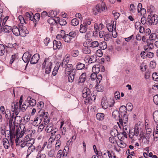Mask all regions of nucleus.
Wrapping results in <instances>:
<instances>
[{
    "label": "nucleus",
    "mask_w": 158,
    "mask_h": 158,
    "mask_svg": "<svg viewBox=\"0 0 158 158\" xmlns=\"http://www.w3.org/2000/svg\"><path fill=\"white\" fill-rule=\"evenodd\" d=\"M6 46H5L2 44H0V56H3L6 49Z\"/></svg>",
    "instance_id": "36"
},
{
    "label": "nucleus",
    "mask_w": 158,
    "mask_h": 158,
    "mask_svg": "<svg viewBox=\"0 0 158 158\" xmlns=\"http://www.w3.org/2000/svg\"><path fill=\"white\" fill-rule=\"evenodd\" d=\"M52 60L49 58H46L42 64V69H45V73L49 74L52 69Z\"/></svg>",
    "instance_id": "3"
},
{
    "label": "nucleus",
    "mask_w": 158,
    "mask_h": 158,
    "mask_svg": "<svg viewBox=\"0 0 158 158\" xmlns=\"http://www.w3.org/2000/svg\"><path fill=\"white\" fill-rule=\"evenodd\" d=\"M97 56L99 57H102L103 55V53L101 49H98L96 52Z\"/></svg>",
    "instance_id": "58"
},
{
    "label": "nucleus",
    "mask_w": 158,
    "mask_h": 158,
    "mask_svg": "<svg viewBox=\"0 0 158 158\" xmlns=\"http://www.w3.org/2000/svg\"><path fill=\"white\" fill-rule=\"evenodd\" d=\"M12 30V27L6 25L2 26L1 28V31L6 33H10L11 32Z\"/></svg>",
    "instance_id": "19"
},
{
    "label": "nucleus",
    "mask_w": 158,
    "mask_h": 158,
    "mask_svg": "<svg viewBox=\"0 0 158 158\" xmlns=\"http://www.w3.org/2000/svg\"><path fill=\"white\" fill-rule=\"evenodd\" d=\"M92 12L93 14L95 15H98V13H100L97 5L94 6L93 8Z\"/></svg>",
    "instance_id": "45"
},
{
    "label": "nucleus",
    "mask_w": 158,
    "mask_h": 158,
    "mask_svg": "<svg viewBox=\"0 0 158 158\" xmlns=\"http://www.w3.org/2000/svg\"><path fill=\"white\" fill-rule=\"evenodd\" d=\"M66 67L65 70V73H67V72L68 73L71 72V71L72 69L73 65L72 64H67L66 65H65Z\"/></svg>",
    "instance_id": "39"
},
{
    "label": "nucleus",
    "mask_w": 158,
    "mask_h": 158,
    "mask_svg": "<svg viewBox=\"0 0 158 158\" xmlns=\"http://www.w3.org/2000/svg\"><path fill=\"white\" fill-rule=\"evenodd\" d=\"M44 104L43 102H40L37 103V106L39 109H42V108L44 107Z\"/></svg>",
    "instance_id": "60"
},
{
    "label": "nucleus",
    "mask_w": 158,
    "mask_h": 158,
    "mask_svg": "<svg viewBox=\"0 0 158 158\" xmlns=\"http://www.w3.org/2000/svg\"><path fill=\"white\" fill-rule=\"evenodd\" d=\"M98 24H97V23H95L94 24V29L95 30H96V31H93V34L94 35V34H95V35L96 36L98 35L97 32H98L97 30H98Z\"/></svg>",
    "instance_id": "56"
},
{
    "label": "nucleus",
    "mask_w": 158,
    "mask_h": 158,
    "mask_svg": "<svg viewBox=\"0 0 158 158\" xmlns=\"http://www.w3.org/2000/svg\"><path fill=\"white\" fill-rule=\"evenodd\" d=\"M111 104H109L106 97H103L102 98L101 101V105L103 108L106 109L108 107H112L114 104V101L113 99L110 100Z\"/></svg>",
    "instance_id": "5"
},
{
    "label": "nucleus",
    "mask_w": 158,
    "mask_h": 158,
    "mask_svg": "<svg viewBox=\"0 0 158 158\" xmlns=\"http://www.w3.org/2000/svg\"><path fill=\"white\" fill-rule=\"evenodd\" d=\"M113 25L111 23H108L106 24V27L107 28L109 32H113V30H114L115 32V30L116 29V26H114V22H113Z\"/></svg>",
    "instance_id": "26"
},
{
    "label": "nucleus",
    "mask_w": 158,
    "mask_h": 158,
    "mask_svg": "<svg viewBox=\"0 0 158 158\" xmlns=\"http://www.w3.org/2000/svg\"><path fill=\"white\" fill-rule=\"evenodd\" d=\"M87 24L86 22L83 23V24H81L80 26V32L82 33H85L87 30Z\"/></svg>",
    "instance_id": "21"
},
{
    "label": "nucleus",
    "mask_w": 158,
    "mask_h": 158,
    "mask_svg": "<svg viewBox=\"0 0 158 158\" xmlns=\"http://www.w3.org/2000/svg\"><path fill=\"white\" fill-rule=\"evenodd\" d=\"M48 114V112H45L43 109H40L34 118L33 125L35 126H38L41 123L43 118L47 117Z\"/></svg>",
    "instance_id": "2"
},
{
    "label": "nucleus",
    "mask_w": 158,
    "mask_h": 158,
    "mask_svg": "<svg viewBox=\"0 0 158 158\" xmlns=\"http://www.w3.org/2000/svg\"><path fill=\"white\" fill-rule=\"evenodd\" d=\"M156 63L155 60H152L150 62V66L151 68L153 69L156 66Z\"/></svg>",
    "instance_id": "61"
},
{
    "label": "nucleus",
    "mask_w": 158,
    "mask_h": 158,
    "mask_svg": "<svg viewBox=\"0 0 158 158\" xmlns=\"http://www.w3.org/2000/svg\"><path fill=\"white\" fill-rule=\"evenodd\" d=\"M40 59V55L39 54H35L31 59L30 63L35 64L37 63Z\"/></svg>",
    "instance_id": "16"
},
{
    "label": "nucleus",
    "mask_w": 158,
    "mask_h": 158,
    "mask_svg": "<svg viewBox=\"0 0 158 158\" xmlns=\"http://www.w3.org/2000/svg\"><path fill=\"white\" fill-rule=\"evenodd\" d=\"M86 79V74L85 73H83L80 76L78 81V84L83 83L85 81Z\"/></svg>",
    "instance_id": "28"
},
{
    "label": "nucleus",
    "mask_w": 158,
    "mask_h": 158,
    "mask_svg": "<svg viewBox=\"0 0 158 158\" xmlns=\"http://www.w3.org/2000/svg\"><path fill=\"white\" fill-rule=\"evenodd\" d=\"M69 149V147L67 146L65 147L63 151L61 150H59L56 155V158H64V157L67 155Z\"/></svg>",
    "instance_id": "6"
},
{
    "label": "nucleus",
    "mask_w": 158,
    "mask_h": 158,
    "mask_svg": "<svg viewBox=\"0 0 158 158\" xmlns=\"http://www.w3.org/2000/svg\"><path fill=\"white\" fill-rule=\"evenodd\" d=\"M53 48L54 50L60 49L62 46V44L60 41L56 40L53 41Z\"/></svg>",
    "instance_id": "23"
},
{
    "label": "nucleus",
    "mask_w": 158,
    "mask_h": 158,
    "mask_svg": "<svg viewBox=\"0 0 158 158\" xmlns=\"http://www.w3.org/2000/svg\"><path fill=\"white\" fill-rule=\"evenodd\" d=\"M19 57V54L18 53L12 55L10 58V64H11L14 61L18 60Z\"/></svg>",
    "instance_id": "34"
},
{
    "label": "nucleus",
    "mask_w": 158,
    "mask_h": 158,
    "mask_svg": "<svg viewBox=\"0 0 158 158\" xmlns=\"http://www.w3.org/2000/svg\"><path fill=\"white\" fill-rule=\"evenodd\" d=\"M90 89L88 88L85 87L82 90V97L84 98H86L90 95Z\"/></svg>",
    "instance_id": "24"
},
{
    "label": "nucleus",
    "mask_w": 158,
    "mask_h": 158,
    "mask_svg": "<svg viewBox=\"0 0 158 158\" xmlns=\"http://www.w3.org/2000/svg\"><path fill=\"white\" fill-rule=\"evenodd\" d=\"M31 55L28 52H25L22 57V59L25 63H28L30 60Z\"/></svg>",
    "instance_id": "15"
},
{
    "label": "nucleus",
    "mask_w": 158,
    "mask_h": 158,
    "mask_svg": "<svg viewBox=\"0 0 158 158\" xmlns=\"http://www.w3.org/2000/svg\"><path fill=\"white\" fill-rule=\"evenodd\" d=\"M152 77L154 81H158V75L156 73H153L152 75Z\"/></svg>",
    "instance_id": "54"
},
{
    "label": "nucleus",
    "mask_w": 158,
    "mask_h": 158,
    "mask_svg": "<svg viewBox=\"0 0 158 158\" xmlns=\"http://www.w3.org/2000/svg\"><path fill=\"white\" fill-rule=\"evenodd\" d=\"M57 131V130L56 128L51 123L48 124L45 129L46 132L51 133V134L52 135H54L56 132Z\"/></svg>",
    "instance_id": "7"
},
{
    "label": "nucleus",
    "mask_w": 158,
    "mask_h": 158,
    "mask_svg": "<svg viewBox=\"0 0 158 158\" xmlns=\"http://www.w3.org/2000/svg\"><path fill=\"white\" fill-rule=\"evenodd\" d=\"M147 8L148 11L150 12L151 15V14H153V13L156 11L154 7L153 6L150 5V6H148Z\"/></svg>",
    "instance_id": "47"
},
{
    "label": "nucleus",
    "mask_w": 158,
    "mask_h": 158,
    "mask_svg": "<svg viewBox=\"0 0 158 158\" xmlns=\"http://www.w3.org/2000/svg\"><path fill=\"white\" fill-rule=\"evenodd\" d=\"M62 38L64 39V41L65 42L68 43H70L73 40L72 38L68 35V34H65L63 35Z\"/></svg>",
    "instance_id": "33"
},
{
    "label": "nucleus",
    "mask_w": 158,
    "mask_h": 158,
    "mask_svg": "<svg viewBox=\"0 0 158 158\" xmlns=\"http://www.w3.org/2000/svg\"><path fill=\"white\" fill-rule=\"evenodd\" d=\"M32 145V143L30 142L29 140H25L23 141L20 145L21 148L20 150H22L23 148H24L25 151L28 148V146H30Z\"/></svg>",
    "instance_id": "14"
},
{
    "label": "nucleus",
    "mask_w": 158,
    "mask_h": 158,
    "mask_svg": "<svg viewBox=\"0 0 158 158\" xmlns=\"http://www.w3.org/2000/svg\"><path fill=\"white\" fill-rule=\"evenodd\" d=\"M46 157L45 154L41 153V152H39L36 158H45Z\"/></svg>",
    "instance_id": "52"
},
{
    "label": "nucleus",
    "mask_w": 158,
    "mask_h": 158,
    "mask_svg": "<svg viewBox=\"0 0 158 158\" xmlns=\"http://www.w3.org/2000/svg\"><path fill=\"white\" fill-rule=\"evenodd\" d=\"M110 134L112 136L114 137L118 135V132L117 129H114L111 131Z\"/></svg>",
    "instance_id": "51"
},
{
    "label": "nucleus",
    "mask_w": 158,
    "mask_h": 158,
    "mask_svg": "<svg viewBox=\"0 0 158 158\" xmlns=\"http://www.w3.org/2000/svg\"><path fill=\"white\" fill-rule=\"evenodd\" d=\"M154 54L153 52H149L147 53L146 56L149 58H152L154 56Z\"/></svg>",
    "instance_id": "62"
},
{
    "label": "nucleus",
    "mask_w": 158,
    "mask_h": 158,
    "mask_svg": "<svg viewBox=\"0 0 158 158\" xmlns=\"http://www.w3.org/2000/svg\"><path fill=\"white\" fill-rule=\"evenodd\" d=\"M57 19L59 20L58 23H59L60 25L64 26L66 24L67 22L65 20L62 19H60V20H59L58 19Z\"/></svg>",
    "instance_id": "50"
},
{
    "label": "nucleus",
    "mask_w": 158,
    "mask_h": 158,
    "mask_svg": "<svg viewBox=\"0 0 158 158\" xmlns=\"http://www.w3.org/2000/svg\"><path fill=\"white\" fill-rule=\"evenodd\" d=\"M120 115H121V114L117 110L114 111L112 113V116L113 118L115 119H118L120 123L122 124L123 121L124 120H123V118H120Z\"/></svg>",
    "instance_id": "11"
},
{
    "label": "nucleus",
    "mask_w": 158,
    "mask_h": 158,
    "mask_svg": "<svg viewBox=\"0 0 158 158\" xmlns=\"http://www.w3.org/2000/svg\"><path fill=\"white\" fill-rule=\"evenodd\" d=\"M20 36L25 37L27 34H28L29 32L25 26L23 25L20 26Z\"/></svg>",
    "instance_id": "18"
},
{
    "label": "nucleus",
    "mask_w": 158,
    "mask_h": 158,
    "mask_svg": "<svg viewBox=\"0 0 158 158\" xmlns=\"http://www.w3.org/2000/svg\"><path fill=\"white\" fill-rule=\"evenodd\" d=\"M109 141L112 143H116V139L115 137L111 136L109 138Z\"/></svg>",
    "instance_id": "64"
},
{
    "label": "nucleus",
    "mask_w": 158,
    "mask_h": 158,
    "mask_svg": "<svg viewBox=\"0 0 158 158\" xmlns=\"http://www.w3.org/2000/svg\"><path fill=\"white\" fill-rule=\"evenodd\" d=\"M127 107H126L124 106H120L119 109V113L121 115V116H123V120L126 119L127 117L126 115L127 113Z\"/></svg>",
    "instance_id": "10"
},
{
    "label": "nucleus",
    "mask_w": 158,
    "mask_h": 158,
    "mask_svg": "<svg viewBox=\"0 0 158 158\" xmlns=\"http://www.w3.org/2000/svg\"><path fill=\"white\" fill-rule=\"evenodd\" d=\"M83 52L85 54H90L91 50L89 47H85L82 49Z\"/></svg>",
    "instance_id": "44"
},
{
    "label": "nucleus",
    "mask_w": 158,
    "mask_h": 158,
    "mask_svg": "<svg viewBox=\"0 0 158 158\" xmlns=\"http://www.w3.org/2000/svg\"><path fill=\"white\" fill-rule=\"evenodd\" d=\"M142 4L141 3H139L138 5L137 10L138 13H140L142 16L146 14V11L144 8H142Z\"/></svg>",
    "instance_id": "17"
},
{
    "label": "nucleus",
    "mask_w": 158,
    "mask_h": 158,
    "mask_svg": "<svg viewBox=\"0 0 158 158\" xmlns=\"http://www.w3.org/2000/svg\"><path fill=\"white\" fill-rule=\"evenodd\" d=\"M153 116L155 123L158 124V110H156L154 112Z\"/></svg>",
    "instance_id": "38"
},
{
    "label": "nucleus",
    "mask_w": 158,
    "mask_h": 158,
    "mask_svg": "<svg viewBox=\"0 0 158 158\" xmlns=\"http://www.w3.org/2000/svg\"><path fill=\"white\" fill-rule=\"evenodd\" d=\"M60 65V63L57 62L55 65V68H54L52 71V75L53 76H55L57 73L58 71L59 67Z\"/></svg>",
    "instance_id": "32"
},
{
    "label": "nucleus",
    "mask_w": 158,
    "mask_h": 158,
    "mask_svg": "<svg viewBox=\"0 0 158 158\" xmlns=\"http://www.w3.org/2000/svg\"><path fill=\"white\" fill-rule=\"evenodd\" d=\"M153 100L155 103L156 105H158V94L155 95L153 98Z\"/></svg>",
    "instance_id": "63"
},
{
    "label": "nucleus",
    "mask_w": 158,
    "mask_h": 158,
    "mask_svg": "<svg viewBox=\"0 0 158 158\" xmlns=\"http://www.w3.org/2000/svg\"><path fill=\"white\" fill-rule=\"evenodd\" d=\"M48 23L52 25H55L57 23V21H56L54 19L50 18L48 20Z\"/></svg>",
    "instance_id": "49"
},
{
    "label": "nucleus",
    "mask_w": 158,
    "mask_h": 158,
    "mask_svg": "<svg viewBox=\"0 0 158 158\" xmlns=\"http://www.w3.org/2000/svg\"><path fill=\"white\" fill-rule=\"evenodd\" d=\"M99 46L100 48L103 50H105L107 48V44L104 41L100 43Z\"/></svg>",
    "instance_id": "40"
},
{
    "label": "nucleus",
    "mask_w": 158,
    "mask_h": 158,
    "mask_svg": "<svg viewBox=\"0 0 158 158\" xmlns=\"http://www.w3.org/2000/svg\"><path fill=\"white\" fill-rule=\"evenodd\" d=\"M85 67V64L81 63L78 62L76 65V69L77 70L82 69L84 68Z\"/></svg>",
    "instance_id": "42"
},
{
    "label": "nucleus",
    "mask_w": 158,
    "mask_h": 158,
    "mask_svg": "<svg viewBox=\"0 0 158 158\" xmlns=\"http://www.w3.org/2000/svg\"><path fill=\"white\" fill-rule=\"evenodd\" d=\"M100 70V65L99 64L95 65L92 68V71L97 74L99 72Z\"/></svg>",
    "instance_id": "35"
},
{
    "label": "nucleus",
    "mask_w": 158,
    "mask_h": 158,
    "mask_svg": "<svg viewBox=\"0 0 158 158\" xmlns=\"http://www.w3.org/2000/svg\"><path fill=\"white\" fill-rule=\"evenodd\" d=\"M23 120L22 118L20 120V138L22 137L24 134L26 135L28 132V130L25 128L24 124L21 123V122Z\"/></svg>",
    "instance_id": "12"
},
{
    "label": "nucleus",
    "mask_w": 158,
    "mask_h": 158,
    "mask_svg": "<svg viewBox=\"0 0 158 158\" xmlns=\"http://www.w3.org/2000/svg\"><path fill=\"white\" fill-rule=\"evenodd\" d=\"M146 134L147 135H146V133H145V135H144L143 134L142 132H141L139 134V135L140 136V139H142V138H146V139H149L150 137V134L149 133H148H148L147 132Z\"/></svg>",
    "instance_id": "46"
},
{
    "label": "nucleus",
    "mask_w": 158,
    "mask_h": 158,
    "mask_svg": "<svg viewBox=\"0 0 158 158\" xmlns=\"http://www.w3.org/2000/svg\"><path fill=\"white\" fill-rule=\"evenodd\" d=\"M70 55L69 54L65 55L61 63V65L63 67H64L65 65L68 64L69 60Z\"/></svg>",
    "instance_id": "20"
},
{
    "label": "nucleus",
    "mask_w": 158,
    "mask_h": 158,
    "mask_svg": "<svg viewBox=\"0 0 158 158\" xmlns=\"http://www.w3.org/2000/svg\"><path fill=\"white\" fill-rule=\"evenodd\" d=\"M4 148L8 149L10 147V145L8 139L6 138H4L2 140Z\"/></svg>",
    "instance_id": "29"
},
{
    "label": "nucleus",
    "mask_w": 158,
    "mask_h": 158,
    "mask_svg": "<svg viewBox=\"0 0 158 158\" xmlns=\"http://www.w3.org/2000/svg\"><path fill=\"white\" fill-rule=\"evenodd\" d=\"M13 33L16 36H19L20 35V30L18 27L14 26L12 30Z\"/></svg>",
    "instance_id": "31"
},
{
    "label": "nucleus",
    "mask_w": 158,
    "mask_h": 158,
    "mask_svg": "<svg viewBox=\"0 0 158 158\" xmlns=\"http://www.w3.org/2000/svg\"><path fill=\"white\" fill-rule=\"evenodd\" d=\"M87 57L88 59H89L88 63L89 64L94 63L97 60V56L95 55H93L90 56H86L85 58Z\"/></svg>",
    "instance_id": "22"
},
{
    "label": "nucleus",
    "mask_w": 158,
    "mask_h": 158,
    "mask_svg": "<svg viewBox=\"0 0 158 158\" xmlns=\"http://www.w3.org/2000/svg\"><path fill=\"white\" fill-rule=\"evenodd\" d=\"M79 53V51L78 50H73L72 52V55L74 57H76L78 56Z\"/></svg>",
    "instance_id": "53"
},
{
    "label": "nucleus",
    "mask_w": 158,
    "mask_h": 158,
    "mask_svg": "<svg viewBox=\"0 0 158 158\" xmlns=\"http://www.w3.org/2000/svg\"><path fill=\"white\" fill-rule=\"evenodd\" d=\"M104 114L103 113H98L96 114V117L97 119L101 121L104 119Z\"/></svg>",
    "instance_id": "37"
},
{
    "label": "nucleus",
    "mask_w": 158,
    "mask_h": 158,
    "mask_svg": "<svg viewBox=\"0 0 158 158\" xmlns=\"http://www.w3.org/2000/svg\"><path fill=\"white\" fill-rule=\"evenodd\" d=\"M9 125L10 130V141L11 143H13L14 139H15V143L16 144V146H19L20 145V135L18 133V131H17L15 135L13 134L12 132H10L11 131H13L15 129L13 122L12 120V117L10 118V119L9 120Z\"/></svg>",
    "instance_id": "1"
},
{
    "label": "nucleus",
    "mask_w": 158,
    "mask_h": 158,
    "mask_svg": "<svg viewBox=\"0 0 158 158\" xmlns=\"http://www.w3.org/2000/svg\"><path fill=\"white\" fill-rule=\"evenodd\" d=\"M99 45L98 42L97 41H94L91 42L90 48H94L98 47Z\"/></svg>",
    "instance_id": "43"
},
{
    "label": "nucleus",
    "mask_w": 158,
    "mask_h": 158,
    "mask_svg": "<svg viewBox=\"0 0 158 158\" xmlns=\"http://www.w3.org/2000/svg\"><path fill=\"white\" fill-rule=\"evenodd\" d=\"M19 111H17L15 112V121L14 123L17 127H18L19 128L20 127V116L18 115Z\"/></svg>",
    "instance_id": "13"
},
{
    "label": "nucleus",
    "mask_w": 158,
    "mask_h": 158,
    "mask_svg": "<svg viewBox=\"0 0 158 158\" xmlns=\"http://www.w3.org/2000/svg\"><path fill=\"white\" fill-rule=\"evenodd\" d=\"M27 101L28 105L29 106H34L36 103V100L30 97H28L27 98Z\"/></svg>",
    "instance_id": "25"
},
{
    "label": "nucleus",
    "mask_w": 158,
    "mask_h": 158,
    "mask_svg": "<svg viewBox=\"0 0 158 158\" xmlns=\"http://www.w3.org/2000/svg\"><path fill=\"white\" fill-rule=\"evenodd\" d=\"M67 74L69 75L68 79L69 82H72L73 81L74 78V76L75 74V73L73 72H71L67 73Z\"/></svg>",
    "instance_id": "30"
},
{
    "label": "nucleus",
    "mask_w": 158,
    "mask_h": 158,
    "mask_svg": "<svg viewBox=\"0 0 158 158\" xmlns=\"http://www.w3.org/2000/svg\"><path fill=\"white\" fill-rule=\"evenodd\" d=\"M130 10L131 12L132 13H134L135 10V7L134 5L133 4H131L130 6Z\"/></svg>",
    "instance_id": "59"
},
{
    "label": "nucleus",
    "mask_w": 158,
    "mask_h": 158,
    "mask_svg": "<svg viewBox=\"0 0 158 158\" xmlns=\"http://www.w3.org/2000/svg\"><path fill=\"white\" fill-rule=\"evenodd\" d=\"M68 35L73 39L76 36V33L75 31H71L70 32Z\"/></svg>",
    "instance_id": "57"
},
{
    "label": "nucleus",
    "mask_w": 158,
    "mask_h": 158,
    "mask_svg": "<svg viewBox=\"0 0 158 158\" xmlns=\"http://www.w3.org/2000/svg\"><path fill=\"white\" fill-rule=\"evenodd\" d=\"M71 23L72 25L73 26L77 25L79 23V21L78 20L76 19L75 18L73 19L71 21Z\"/></svg>",
    "instance_id": "48"
},
{
    "label": "nucleus",
    "mask_w": 158,
    "mask_h": 158,
    "mask_svg": "<svg viewBox=\"0 0 158 158\" xmlns=\"http://www.w3.org/2000/svg\"><path fill=\"white\" fill-rule=\"evenodd\" d=\"M29 105H28V103L27 101L25 102L24 103H23L22 106L21 108L20 107V110H21L23 112H25L26 109L28 108Z\"/></svg>",
    "instance_id": "41"
},
{
    "label": "nucleus",
    "mask_w": 158,
    "mask_h": 158,
    "mask_svg": "<svg viewBox=\"0 0 158 158\" xmlns=\"http://www.w3.org/2000/svg\"><path fill=\"white\" fill-rule=\"evenodd\" d=\"M141 132H142L141 128L138 126H136L135 127L134 131L133 132L129 131V137L132 139L133 138L134 136H137Z\"/></svg>",
    "instance_id": "8"
},
{
    "label": "nucleus",
    "mask_w": 158,
    "mask_h": 158,
    "mask_svg": "<svg viewBox=\"0 0 158 158\" xmlns=\"http://www.w3.org/2000/svg\"><path fill=\"white\" fill-rule=\"evenodd\" d=\"M148 22L150 25H155L158 22V16L155 14H151L148 17Z\"/></svg>",
    "instance_id": "4"
},
{
    "label": "nucleus",
    "mask_w": 158,
    "mask_h": 158,
    "mask_svg": "<svg viewBox=\"0 0 158 158\" xmlns=\"http://www.w3.org/2000/svg\"><path fill=\"white\" fill-rule=\"evenodd\" d=\"M112 13L114 15V19H117L120 16V14L119 13L116 12L115 11H113Z\"/></svg>",
    "instance_id": "55"
},
{
    "label": "nucleus",
    "mask_w": 158,
    "mask_h": 158,
    "mask_svg": "<svg viewBox=\"0 0 158 158\" xmlns=\"http://www.w3.org/2000/svg\"><path fill=\"white\" fill-rule=\"evenodd\" d=\"M97 6L100 13L105 10L106 6L104 3L98 4Z\"/></svg>",
    "instance_id": "27"
},
{
    "label": "nucleus",
    "mask_w": 158,
    "mask_h": 158,
    "mask_svg": "<svg viewBox=\"0 0 158 158\" xmlns=\"http://www.w3.org/2000/svg\"><path fill=\"white\" fill-rule=\"evenodd\" d=\"M20 107V100H18L13 102L11 105V110L12 111L16 112L19 110V107Z\"/></svg>",
    "instance_id": "9"
}]
</instances>
